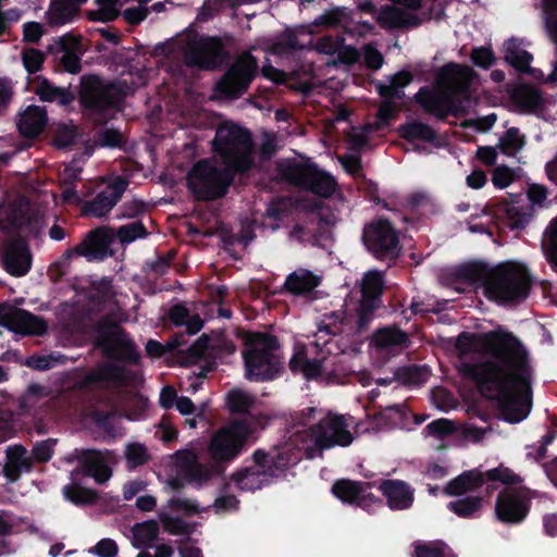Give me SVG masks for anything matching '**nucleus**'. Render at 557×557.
<instances>
[{"mask_svg":"<svg viewBox=\"0 0 557 557\" xmlns=\"http://www.w3.org/2000/svg\"><path fill=\"white\" fill-rule=\"evenodd\" d=\"M482 348L490 359L462 363L461 374L495 399L505 421L519 423L532 408V369L528 351L510 332L486 333Z\"/></svg>","mask_w":557,"mask_h":557,"instance_id":"1","label":"nucleus"},{"mask_svg":"<svg viewBox=\"0 0 557 557\" xmlns=\"http://www.w3.org/2000/svg\"><path fill=\"white\" fill-rule=\"evenodd\" d=\"M94 346L112 362H104L86 373L79 381L81 388H90L106 382L122 383L126 379L124 364L140 361V352L127 332L109 315L102 317L94 326Z\"/></svg>","mask_w":557,"mask_h":557,"instance_id":"2","label":"nucleus"},{"mask_svg":"<svg viewBox=\"0 0 557 557\" xmlns=\"http://www.w3.org/2000/svg\"><path fill=\"white\" fill-rule=\"evenodd\" d=\"M301 458V450L289 443L271 446L269 449L258 448L251 455L252 465L233 472L230 480L240 491L255 492L284 475Z\"/></svg>","mask_w":557,"mask_h":557,"instance_id":"3","label":"nucleus"},{"mask_svg":"<svg viewBox=\"0 0 557 557\" xmlns=\"http://www.w3.org/2000/svg\"><path fill=\"white\" fill-rule=\"evenodd\" d=\"M472 78V69L449 62L443 65L435 75L436 83L446 87L449 94H437L424 86L414 95V101L426 113L434 115L440 121H445L449 115H457L460 112L457 98L467 99L469 97Z\"/></svg>","mask_w":557,"mask_h":557,"instance_id":"4","label":"nucleus"},{"mask_svg":"<svg viewBox=\"0 0 557 557\" xmlns=\"http://www.w3.org/2000/svg\"><path fill=\"white\" fill-rule=\"evenodd\" d=\"M126 94L120 83L106 81L99 75L81 77L78 100L85 114L95 124L103 125L121 109Z\"/></svg>","mask_w":557,"mask_h":557,"instance_id":"5","label":"nucleus"},{"mask_svg":"<svg viewBox=\"0 0 557 557\" xmlns=\"http://www.w3.org/2000/svg\"><path fill=\"white\" fill-rule=\"evenodd\" d=\"M212 150L223 165L237 174H247L256 166L252 134L236 123L223 122L218 126Z\"/></svg>","mask_w":557,"mask_h":557,"instance_id":"6","label":"nucleus"},{"mask_svg":"<svg viewBox=\"0 0 557 557\" xmlns=\"http://www.w3.org/2000/svg\"><path fill=\"white\" fill-rule=\"evenodd\" d=\"M243 351L245 376L250 382H268L276 379L283 371V361L278 351V338L270 333L250 332L245 338Z\"/></svg>","mask_w":557,"mask_h":557,"instance_id":"7","label":"nucleus"},{"mask_svg":"<svg viewBox=\"0 0 557 557\" xmlns=\"http://www.w3.org/2000/svg\"><path fill=\"white\" fill-rule=\"evenodd\" d=\"M531 287L532 276L527 267L505 262L494 267L485 297L500 305H519L529 297Z\"/></svg>","mask_w":557,"mask_h":557,"instance_id":"8","label":"nucleus"},{"mask_svg":"<svg viewBox=\"0 0 557 557\" xmlns=\"http://www.w3.org/2000/svg\"><path fill=\"white\" fill-rule=\"evenodd\" d=\"M276 171L283 182L321 198L331 197L337 187L336 180L314 162L283 159L276 162Z\"/></svg>","mask_w":557,"mask_h":557,"instance_id":"9","label":"nucleus"},{"mask_svg":"<svg viewBox=\"0 0 557 557\" xmlns=\"http://www.w3.org/2000/svg\"><path fill=\"white\" fill-rule=\"evenodd\" d=\"M237 173L227 166L218 168L199 160L187 174V188L198 201H214L225 197Z\"/></svg>","mask_w":557,"mask_h":557,"instance_id":"10","label":"nucleus"},{"mask_svg":"<svg viewBox=\"0 0 557 557\" xmlns=\"http://www.w3.org/2000/svg\"><path fill=\"white\" fill-rule=\"evenodd\" d=\"M251 433L252 429L247 421L234 420L211 436L208 454L212 462H215L218 472H224L226 467L243 454Z\"/></svg>","mask_w":557,"mask_h":557,"instance_id":"11","label":"nucleus"},{"mask_svg":"<svg viewBox=\"0 0 557 557\" xmlns=\"http://www.w3.org/2000/svg\"><path fill=\"white\" fill-rule=\"evenodd\" d=\"M361 239L376 260L396 262L400 257L399 233L387 218L375 216L367 223Z\"/></svg>","mask_w":557,"mask_h":557,"instance_id":"12","label":"nucleus"},{"mask_svg":"<svg viewBox=\"0 0 557 557\" xmlns=\"http://www.w3.org/2000/svg\"><path fill=\"white\" fill-rule=\"evenodd\" d=\"M230 59V53L218 36L201 35L189 40L183 49V60L187 67L200 71L221 69Z\"/></svg>","mask_w":557,"mask_h":557,"instance_id":"13","label":"nucleus"},{"mask_svg":"<svg viewBox=\"0 0 557 557\" xmlns=\"http://www.w3.org/2000/svg\"><path fill=\"white\" fill-rule=\"evenodd\" d=\"M313 445L306 448L307 456L313 457V451H323L335 446L347 447L354 441V435L348 430L346 419L342 414L329 412L307 431Z\"/></svg>","mask_w":557,"mask_h":557,"instance_id":"14","label":"nucleus"},{"mask_svg":"<svg viewBox=\"0 0 557 557\" xmlns=\"http://www.w3.org/2000/svg\"><path fill=\"white\" fill-rule=\"evenodd\" d=\"M258 71L257 58L244 51L218 81L214 90L223 98L237 99L248 90Z\"/></svg>","mask_w":557,"mask_h":557,"instance_id":"15","label":"nucleus"},{"mask_svg":"<svg viewBox=\"0 0 557 557\" xmlns=\"http://www.w3.org/2000/svg\"><path fill=\"white\" fill-rule=\"evenodd\" d=\"M531 490L525 486H507L496 498L495 515L507 524H519L529 515L531 508Z\"/></svg>","mask_w":557,"mask_h":557,"instance_id":"16","label":"nucleus"},{"mask_svg":"<svg viewBox=\"0 0 557 557\" xmlns=\"http://www.w3.org/2000/svg\"><path fill=\"white\" fill-rule=\"evenodd\" d=\"M0 326L21 335L41 336L47 332V323L25 309L8 302H0Z\"/></svg>","mask_w":557,"mask_h":557,"instance_id":"17","label":"nucleus"},{"mask_svg":"<svg viewBox=\"0 0 557 557\" xmlns=\"http://www.w3.org/2000/svg\"><path fill=\"white\" fill-rule=\"evenodd\" d=\"M129 181L117 175L92 199L82 201L81 212L83 216L103 218L115 207L121 200L123 194L127 189Z\"/></svg>","mask_w":557,"mask_h":557,"instance_id":"18","label":"nucleus"},{"mask_svg":"<svg viewBox=\"0 0 557 557\" xmlns=\"http://www.w3.org/2000/svg\"><path fill=\"white\" fill-rule=\"evenodd\" d=\"M372 485L371 482L339 479L334 482L332 493L344 504L356 505L370 511L373 506L383 507V500L370 492Z\"/></svg>","mask_w":557,"mask_h":557,"instance_id":"19","label":"nucleus"},{"mask_svg":"<svg viewBox=\"0 0 557 557\" xmlns=\"http://www.w3.org/2000/svg\"><path fill=\"white\" fill-rule=\"evenodd\" d=\"M3 268L12 276L26 275L32 268V252L22 237L10 239L3 248Z\"/></svg>","mask_w":557,"mask_h":557,"instance_id":"20","label":"nucleus"},{"mask_svg":"<svg viewBox=\"0 0 557 557\" xmlns=\"http://www.w3.org/2000/svg\"><path fill=\"white\" fill-rule=\"evenodd\" d=\"M114 239V231L109 226H98L89 231L79 243L83 257L87 261H103L109 256H112L113 252L110 246Z\"/></svg>","mask_w":557,"mask_h":557,"instance_id":"21","label":"nucleus"},{"mask_svg":"<svg viewBox=\"0 0 557 557\" xmlns=\"http://www.w3.org/2000/svg\"><path fill=\"white\" fill-rule=\"evenodd\" d=\"M312 48L311 30L308 26H299L296 30L286 28L272 39L269 51L276 55H289L294 52Z\"/></svg>","mask_w":557,"mask_h":557,"instance_id":"22","label":"nucleus"},{"mask_svg":"<svg viewBox=\"0 0 557 557\" xmlns=\"http://www.w3.org/2000/svg\"><path fill=\"white\" fill-rule=\"evenodd\" d=\"M379 490L386 498V505L392 510L409 509L414 500V491L406 482L400 480H382Z\"/></svg>","mask_w":557,"mask_h":557,"instance_id":"23","label":"nucleus"},{"mask_svg":"<svg viewBox=\"0 0 557 557\" xmlns=\"http://www.w3.org/2000/svg\"><path fill=\"white\" fill-rule=\"evenodd\" d=\"M5 454L7 462L3 467V475L9 482L14 483L20 480L23 472L33 471V458L27 456V449L23 445L8 446Z\"/></svg>","mask_w":557,"mask_h":557,"instance_id":"24","label":"nucleus"},{"mask_svg":"<svg viewBox=\"0 0 557 557\" xmlns=\"http://www.w3.org/2000/svg\"><path fill=\"white\" fill-rule=\"evenodd\" d=\"M376 21L384 29H409L422 24V20L417 14L395 5L382 7Z\"/></svg>","mask_w":557,"mask_h":557,"instance_id":"25","label":"nucleus"},{"mask_svg":"<svg viewBox=\"0 0 557 557\" xmlns=\"http://www.w3.org/2000/svg\"><path fill=\"white\" fill-rule=\"evenodd\" d=\"M511 102L524 113H537L545 109L542 91L530 85L520 84L509 91Z\"/></svg>","mask_w":557,"mask_h":557,"instance_id":"26","label":"nucleus"},{"mask_svg":"<svg viewBox=\"0 0 557 557\" xmlns=\"http://www.w3.org/2000/svg\"><path fill=\"white\" fill-rule=\"evenodd\" d=\"M48 123L46 108L30 104L20 114L17 129L26 138H36Z\"/></svg>","mask_w":557,"mask_h":557,"instance_id":"27","label":"nucleus"},{"mask_svg":"<svg viewBox=\"0 0 557 557\" xmlns=\"http://www.w3.org/2000/svg\"><path fill=\"white\" fill-rule=\"evenodd\" d=\"M87 0H51L47 15L50 26H63L72 23L81 12V5Z\"/></svg>","mask_w":557,"mask_h":557,"instance_id":"28","label":"nucleus"},{"mask_svg":"<svg viewBox=\"0 0 557 557\" xmlns=\"http://www.w3.org/2000/svg\"><path fill=\"white\" fill-rule=\"evenodd\" d=\"M484 483V472L479 469L466 470L446 484L444 493L448 496H461L478 491Z\"/></svg>","mask_w":557,"mask_h":557,"instance_id":"29","label":"nucleus"},{"mask_svg":"<svg viewBox=\"0 0 557 557\" xmlns=\"http://www.w3.org/2000/svg\"><path fill=\"white\" fill-rule=\"evenodd\" d=\"M494 267L485 262L473 261L465 263L457 268L456 276L459 281L472 286H482L484 292L492 282Z\"/></svg>","mask_w":557,"mask_h":557,"instance_id":"30","label":"nucleus"},{"mask_svg":"<svg viewBox=\"0 0 557 557\" xmlns=\"http://www.w3.org/2000/svg\"><path fill=\"white\" fill-rule=\"evenodd\" d=\"M79 467L84 475L94 478L100 484L107 482L112 474L101 453L94 449H87L82 453Z\"/></svg>","mask_w":557,"mask_h":557,"instance_id":"31","label":"nucleus"},{"mask_svg":"<svg viewBox=\"0 0 557 557\" xmlns=\"http://www.w3.org/2000/svg\"><path fill=\"white\" fill-rule=\"evenodd\" d=\"M321 284V277L304 268L289 273L284 283V289L294 295L302 296L311 293Z\"/></svg>","mask_w":557,"mask_h":557,"instance_id":"32","label":"nucleus"},{"mask_svg":"<svg viewBox=\"0 0 557 557\" xmlns=\"http://www.w3.org/2000/svg\"><path fill=\"white\" fill-rule=\"evenodd\" d=\"M34 92L41 101L69 106L75 100V95L70 88L54 86L44 76H36Z\"/></svg>","mask_w":557,"mask_h":557,"instance_id":"33","label":"nucleus"},{"mask_svg":"<svg viewBox=\"0 0 557 557\" xmlns=\"http://www.w3.org/2000/svg\"><path fill=\"white\" fill-rule=\"evenodd\" d=\"M504 59L521 74H533L535 71L530 66L533 55L529 51L521 49L516 38H510L504 44Z\"/></svg>","mask_w":557,"mask_h":557,"instance_id":"34","label":"nucleus"},{"mask_svg":"<svg viewBox=\"0 0 557 557\" xmlns=\"http://www.w3.org/2000/svg\"><path fill=\"white\" fill-rule=\"evenodd\" d=\"M405 417V410L400 405L387 406L384 409L368 412L367 419L370 428L375 431H383L398 425Z\"/></svg>","mask_w":557,"mask_h":557,"instance_id":"35","label":"nucleus"},{"mask_svg":"<svg viewBox=\"0 0 557 557\" xmlns=\"http://www.w3.org/2000/svg\"><path fill=\"white\" fill-rule=\"evenodd\" d=\"M397 133L400 138L408 143L420 140L434 144L437 139L436 131L421 121H411L400 124L397 127Z\"/></svg>","mask_w":557,"mask_h":557,"instance_id":"36","label":"nucleus"},{"mask_svg":"<svg viewBox=\"0 0 557 557\" xmlns=\"http://www.w3.org/2000/svg\"><path fill=\"white\" fill-rule=\"evenodd\" d=\"M79 45V41L70 35L60 37L58 46L62 55L60 58V65L64 71L71 74H77L82 70L79 55L74 51Z\"/></svg>","mask_w":557,"mask_h":557,"instance_id":"37","label":"nucleus"},{"mask_svg":"<svg viewBox=\"0 0 557 557\" xmlns=\"http://www.w3.org/2000/svg\"><path fill=\"white\" fill-rule=\"evenodd\" d=\"M131 532L133 534V546L136 548L150 547L151 543L158 540L160 533L159 522L149 519L135 523Z\"/></svg>","mask_w":557,"mask_h":557,"instance_id":"38","label":"nucleus"},{"mask_svg":"<svg viewBox=\"0 0 557 557\" xmlns=\"http://www.w3.org/2000/svg\"><path fill=\"white\" fill-rule=\"evenodd\" d=\"M63 497L75 506L92 505L98 499L96 491L82 486L78 482L72 481L62 488Z\"/></svg>","mask_w":557,"mask_h":557,"instance_id":"39","label":"nucleus"},{"mask_svg":"<svg viewBox=\"0 0 557 557\" xmlns=\"http://www.w3.org/2000/svg\"><path fill=\"white\" fill-rule=\"evenodd\" d=\"M375 343L380 348L407 347L409 337L399 327H385L375 334Z\"/></svg>","mask_w":557,"mask_h":557,"instance_id":"40","label":"nucleus"},{"mask_svg":"<svg viewBox=\"0 0 557 557\" xmlns=\"http://www.w3.org/2000/svg\"><path fill=\"white\" fill-rule=\"evenodd\" d=\"M483 506L482 496H466L447 504V508L460 518L470 519L481 510Z\"/></svg>","mask_w":557,"mask_h":557,"instance_id":"41","label":"nucleus"},{"mask_svg":"<svg viewBox=\"0 0 557 557\" xmlns=\"http://www.w3.org/2000/svg\"><path fill=\"white\" fill-rule=\"evenodd\" d=\"M158 517L163 525L164 531L172 535H186L187 541H191L189 535L194 532L193 524L186 522L181 517H172L163 509L158 512Z\"/></svg>","mask_w":557,"mask_h":557,"instance_id":"42","label":"nucleus"},{"mask_svg":"<svg viewBox=\"0 0 557 557\" xmlns=\"http://www.w3.org/2000/svg\"><path fill=\"white\" fill-rule=\"evenodd\" d=\"M98 9L87 13L88 20L109 23L119 17L121 0H96Z\"/></svg>","mask_w":557,"mask_h":557,"instance_id":"43","label":"nucleus"},{"mask_svg":"<svg viewBox=\"0 0 557 557\" xmlns=\"http://www.w3.org/2000/svg\"><path fill=\"white\" fill-rule=\"evenodd\" d=\"M384 288V273L377 270L369 271L364 274L361 296L381 300Z\"/></svg>","mask_w":557,"mask_h":557,"instance_id":"44","label":"nucleus"},{"mask_svg":"<svg viewBox=\"0 0 557 557\" xmlns=\"http://www.w3.org/2000/svg\"><path fill=\"white\" fill-rule=\"evenodd\" d=\"M381 300L361 296L357 310L356 331L361 334L366 332L374 318V311L379 308Z\"/></svg>","mask_w":557,"mask_h":557,"instance_id":"45","label":"nucleus"},{"mask_svg":"<svg viewBox=\"0 0 557 557\" xmlns=\"http://www.w3.org/2000/svg\"><path fill=\"white\" fill-rule=\"evenodd\" d=\"M525 145V138L520 134L518 127L508 128L499 139L498 149L502 153L513 157Z\"/></svg>","mask_w":557,"mask_h":557,"instance_id":"46","label":"nucleus"},{"mask_svg":"<svg viewBox=\"0 0 557 557\" xmlns=\"http://www.w3.org/2000/svg\"><path fill=\"white\" fill-rule=\"evenodd\" d=\"M210 337L207 334H202L199 338L190 345L186 351L180 350L182 366H190L197 363L201 358L205 357L209 349Z\"/></svg>","mask_w":557,"mask_h":557,"instance_id":"47","label":"nucleus"},{"mask_svg":"<svg viewBox=\"0 0 557 557\" xmlns=\"http://www.w3.org/2000/svg\"><path fill=\"white\" fill-rule=\"evenodd\" d=\"M224 472H218L215 469V462L212 463L211 467H208L201 462H199L196 457L193 458L186 466V474L187 476L195 482L206 483L211 480L213 476L222 475Z\"/></svg>","mask_w":557,"mask_h":557,"instance_id":"48","label":"nucleus"},{"mask_svg":"<svg viewBox=\"0 0 557 557\" xmlns=\"http://www.w3.org/2000/svg\"><path fill=\"white\" fill-rule=\"evenodd\" d=\"M121 244H131L139 238H146L149 234L141 221H135L122 225L114 232Z\"/></svg>","mask_w":557,"mask_h":557,"instance_id":"49","label":"nucleus"},{"mask_svg":"<svg viewBox=\"0 0 557 557\" xmlns=\"http://www.w3.org/2000/svg\"><path fill=\"white\" fill-rule=\"evenodd\" d=\"M485 482H500L505 485H520L523 482V478L515 473L511 469L499 465L496 468L490 469L484 472Z\"/></svg>","mask_w":557,"mask_h":557,"instance_id":"50","label":"nucleus"},{"mask_svg":"<svg viewBox=\"0 0 557 557\" xmlns=\"http://www.w3.org/2000/svg\"><path fill=\"white\" fill-rule=\"evenodd\" d=\"M396 375L404 384L419 385L425 382L428 371L425 366L409 364L399 368Z\"/></svg>","mask_w":557,"mask_h":557,"instance_id":"51","label":"nucleus"},{"mask_svg":"<svg viewBox=\"0 0 557 557\" xmlns=\"http://www.w3.org/2000/svg\"><path fill=\"white\" fill-rule=\"evenodd\" d=\"M112 280L110 277H102L99 281H94L90 284V300L96 304H106L113 297Z\"/></svg>","mask_w":557,"mask_h":557,"instance_id":"52","label":"nucleus"},{"mask_svg":"<svg viewBox=\"0 0 557 557\" xmlns=\"http://www.w3.org/2000/svg\"><path fill=\"white\" fill-rule=\"evenodd\" d=\"M78 144V132L75 126L60 125L57 128L53 145L59 149H72Z\"/></svg>","mask_w":557,"mask_h":557,"instance_id":"53","label":"nucleus"},{"mask_svg":"<svg viewBox=\"0 0 557 557\" xmlns=\"http://www.w3.org/2000/svg\"><path fill=\"white\" fill-rule=\"evenodd\" d=\"M252 404V398L243 391L233 389L227 394V406L232 413H247Z\"/></svg>","mask_w":557,"mask_h":557,"instance_id":"54","label":"nucleus"},{"mask_svg":"<svg viewBox=\"0 0 557 557\" xmlns=\"http://www.w3.org/2000/svg\"><path fill=\"white\" fill-rule=\"evenodd\" d=\"M114 416V410L104 411L98 408H94L89 412V417L95 425L110 436L115 435V426L113 423Z\"/></svg>","mask_w":557,"mask_h":557,"instance_id":"55","label":"nucleus"},{"mask_svg":"<svg viewBox=\"0 0 557 557\" xmlns=\"http://www.w3.org/2000/svg\"><path fill=\"white\" fill-rule=\"evenodd\" d=\"M548 240L544 246L547 261L553 268L557 267V215L550 221L545 231Z\"/></svg>","mask_w":557,"mask_h":557,"instance_id":"56","label":"nucleus"},{"mask_svg":"<svg viewBox=\"0 0 557 557\" xmlns=\"http://www.w3.org/2000/svg\"><path fill=\"white\" fill-rule=\"evenodd\" d=\"M126 460L131 468L145 465L149 460V454L145 445L140 443L129 444L126 448Z\"/></svg>","mask_w":557,"mask_h":557,"instance_id":"57","label":"nucleus"},{"mask_svg":"<svg viewBox=\"0 0 557 557\" xmlns=\"http://www.w3.org/2000/svg\"><path fill=\"white\" fill-rule=\"evenodd\" d=\"M147 205L145 201L139 199H133L125 201L119 208V219H135L147 212Z\"/></svg>","mask_w":557,"mask_h":557,"instance_id":"58","label":"nucleus"},{"mask_svg":"<svg viewBox=\"0 0 557 557\" xmlns=\"http://www.w3.org/2000/svg\"><path fill=\"white\" fill-rule=\"evenodd\" d=\"M471 61L475 66L487 70L494 65L496 58L491 48L476 47L471 52Z\"/></svg>","mask_w":557,"mask_h":557,"instance_id":"59","label":"nucleus"},{"mask_svg":"<svg viewBox=\"0 0 557 557\" xmlns=\"http://www.w3.org/2000/svg\"><path fill=\"white\" fill-rule=\"evenodd\" d=\"M54 444V440H46L35 443L32 448L30 456L33 461H37L39 463L48 462L52 458Z\"/></svg>","mask_w":557,"mask_h":557,"instance_id":"60","label":"nucleus"},{"mask_svg":"<svg viewBox=\"0 0 557 557\" xmlns=\"http://www.w3.org/2000/svg\"><path fill=\"white\" fill-rule=\"evenodd\" d=\"M45 54L37 49L30 48L23 53V65L29 74H36L42 67Z\"/></svg>","mask_w":557,"mask_h":557,"instance_id":"61","label":"nucleus"},{"mask_svg":"<svg viewBox=\"0 0 557 557\" xmlns=\"http://www.w3.org/2000/svg\"><path fill=\"white\" fill-rule=\"evenodd\" d=\"M428 432L438 438H444L455 433V423L448 419H436L426 425Z\"/></svg>","mask_w":557,"mask_h":557,"instance_id":"62","label":"nucleus"},{"mask_svg":"<svg viewBox=\"0 0 557 557\" xmlns=\"http://www.w3.org/2000/svg\"><path fill=\"white\" fill-rule=\"evenodd\" d=\"M176 252L174 250L169 251L166 255L158 256V258L153 261L147 262L146 267L150 272L154 273L158 276L165 275L175 258Z\"/></svg>","mask_w":557,"mask_h":557,"instance_id":"63","label":"nucleus"},{"mask_svg":"<svg viewBox=\"0 0 557 557\" xmlns=\"http://www.w3.org/2000/svg\"><path fill=\"white\" fill-rule=\"evenodd\" d=\"M448 547L444 543L419 544L414 548V557H446Z\"/></svg>","mask_w":557,"mask_h":557,"instance_id":"64","label":"nucleus"}]
</instances>
